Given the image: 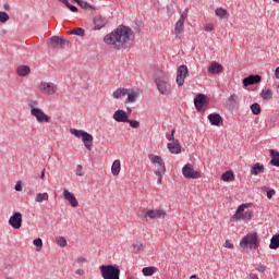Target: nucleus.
Listing matches in <instances>:
<instances>
[{
  "label": "nucleus",
  "instance_id": "1",
  "mask_svg": "<svg viewBox=\"0 0 279 279\" xmlns=\"http://www.w3.org/2000/svg\"><path fill=\"white\" fill-rule=\"evenodd\" d=\"M134 38V31H132V28L125 25H120L104 37V43L110 47V49L121 51V49L132 47Z\"/></svg>",
  "mask_w": 279,
  "mask_h": 279
},
{
  "label": "nucleus",
  "instance_id": "2",
  "mask_svg": "<svg viewBox=\"0 0 279 279\" xmlns=\"http://www.w3.org/2000/svg\"><path fill=\"white\" fill-rule=\"evenodd\" d=\"M155 84L161 95L171 93V83H169V76L165 72L157 71L155 73Z\"/></svg>",
  "mask_w": 279,
  "mask_h": 279
},
{
  "label": "nucleus",
  "instance_id": "3",
  "mask_svg": "<svg viewBox=\"0 0 279 279\" xmlns=\"http://www.w3.org/2000/svg\"><path fill=\"white\" fill-rule=\"evenodd\" d=\"M27 105L31 109V114L36 119L37 123H49L51 121V117L38 108V100H28Z\"/></svg>",
  "mask_w": 279,
  "mask_h": 279
},
{
  "label": "nucleus",
  "instance_id": "4",
  "mask_svg": "<svg viewBox=\"0 0 279 279\" xmlns=\"http://www.w3.org/2000/svg\"><path fill=\"white\" fill-rule=\"evenodd\" d=\"M99 270L104 279H120L121 268L117 265H101Z\"/></svg>",
  "mask_w": 279,
  "mask_h": 279
},
{
  "label": "nucleus",
  "instance_id": "5",
  "mask_svg": "<svg viewBox=\"0 0 279 279\" xmlns=\"http://www.w3.org/2000/svg\"><path fill=\"white\" fill-rule=\"evenodd\" d=\"M240 247H242V250H247V247L250 250H258V233L251 232L242 238L240 241Z\"/></svg>",
  "mask_w": 279,
  "mask_h": 279
},
{
  "label": "nucleus",
  "instance_id": "6",
  "mask_svg": "<svg viewBox=\"0 0 279 279\" xmlns=\"http://www.w3.org/2000/svg\"><path fill=\"white\" fill-rule=\"evenodd\" d=\"M250 204H242L238 207L235 215L231 217V221H250L252 217H254V214L252 210L245 211V208H247Z\"/></svg>",
  "mask_w": 279,
  "mask_h": 279
},
{
  "label": "nucleus",
  "instance_id": "7",
  "mask_svg": "<svg viewBox=\"0 0 279 279\" xmlns=\"http://www.w3.org/2000/svg\"><path fill=\"white\" fill-rule=\"evenodd\" d=\"M70 132L76 136V138H82L87 151L93 149V136L88 132L77 129H71Z\"/></svg>",
  "mask_w": 279,
  "mask_h": 279
},
{
  "label": "nucleus",
  "instance_id": "8",
  "mask_svg": "<svg viewBox=\"0 0 279 279\" xmlns=\"http://www.w3.org/2000/svg\"><path fill=\"white\" fill-rule=\"evenodd\" d=\"M39 93L46 97H51L58 93V85L53 82H40L37 86Z\"/></svg>",
  "mask_w": 279,
  "mask_h": 279
},
{
  "label": "nucleus",
  "instance_id": "9",
  "mask_svg": "<svg viewBox=\"0 0 279 279\" xmlns=\"http://www.w3.org/2000/svg\"><path fill=\"white\" fill-rule=\"evenodd\" d=\"M148 159L150 160V162H153V165L159 166V168L157 169V171L155 173L158 178H162V175H165V173H167V167L165 166V160H162V157H160L158 155L150 154V155H148Z\"/></svg>",
  "mask_w": 279,
  "mask_h": 279
},
{
  "label": "nucleus",
  "instance_id": "10",
  "mask_svg": "<svg viewBox=\"0 0 279 279\" xmlns=\"http://www.w3.org/2000/svg\"><path fill=\"white\" fill-rule=\"evenodd\" d=\"M182 174H183L184 178H186L187 180H199V178H202V174H199V172H197V171L193 168V165H191V163H186V165L182 168Z\"/></svg>",
  "mask_w": 279,
  "mask_h": 279
},
{
  "label": "nucleus",
  "instance_id": "11",
  "mask_svg": "<svg viewBox=\"0 0 279 279\" xmlns=\"http://www.w3.org/2000/svg\"><path fill=\"white\" fill-rule=\"evenodd\" d=\"M189 13V9L181 14L179 21L175 23L174 26V34L177 38H182V34H184V22L186 21V14Z\"/></svg>",
  "mask_w": 279,
  "mask_h": 279
},
{
  "label": "nucleus",
  "instance_id": "12",
  "mask_svg": "<svg viewBox=\"0 0 279 279\" xmlns=\"http://www.w3.org/2000/svg\"><path fill=\"white\" fill-rule=\"evenodd\" d=\"M210 99L206 95L198 94L194 98L195 109L201 112L205 107L209 106Z\"/></svg>",
  "mask_w": 279,
  "mask_h": 279
},
{
  "label": "nucleus",
  "instance_id": "13",
  "mask_svg": "<svg viewBox=\"0 0 279 279\" xmlns=\"http://www.w3.org/2000/svg\"><path fill=\"white\" fill-rule=\"evenodd\" d=\"M9 226L14 228V230H21V227L23 226V214L20 211H14L9 219Z\"/></svg>",
  "mask_w": 279,
  "mask_h": 279
},
{
  "label": "nucleus",
  "instance_id": "14",
  "mask_svg": "<svg viewBox=\"0 0 279 279\" xmlns=\"http://www.w3.org/2000/svg\"><path fill=\"white\" fill-rule=\"evenodd\" d=\"M167 217V211L162 208H157V209H148L146 214L144 215V219H160Z\"/></svg>",
  "mask_w": 279,
  "mask_h": 279
},
{
  "label": "nucleus",
  "instance_id": "15",
  "mask_svg": "<svg viewBox=\"0 0 279 279\" xmlns=\"http://www.w3.org/2000/svg\"><path fill=\"white\" fill-rule=\"evenodd\" d=\"M189 76V68L186 65H180L177 71V84L178 86H184V80Z\"/></svg>",
  "mask_w": 279,
  "mask_h": 279
},
{
  "label": "nucleus",
  "instance_id": "16",
  "mask_svg": "<svg viewBox=\"0 0 279 279\" xmlns=\"http://www.w3.org/2000/svg\"><path fill=\"white\" fill-rule=\"evenodd\" d=\"M69 45V40L62 36H52L48 41V47L56 49V47H64Z\"/></svg>",
  "mask_w": 279,
  "mask_h": 279
},
{
  "label": "nucleus",
  "instance_id": "17",
  "mask_svg": "<svg viewBox=\"0 0 279 279\" xmlns=\"http://www.w3.org/2000/svg\"><path fill=\"white\" fill-rule=\"evenodd\" d=\"M263 81V76L258 74H250L248 76L244 77L242 81L243 86H254V84H260Z\"/></svg>",
  "mask_w": 279,
  "mask_h": 279
},
{
  "label": "nucleus",
  "instance_id": "18",
  "mask_svg": "<svg viewBox=\"0 0 279 279\" xmlns=\"http://www.w3.org/2000/svg\"><path fill=\"white\" fill-rule=\"evenodd\" d=\"M112 119L117 121V123H128L130 121V118L128 117V112L123 109H118L114 111Z\"/></svg>",
  "mask_w": 279,
  "mask_h": 279
},
{
  "label": "nucleus",
  "instance_id": "19",
  "mask_svg": "<svg viewBox=\"0 0 279 279\" xmlns=\"http://www.w3.org/2000/svg\"><path fill=\"white\" fill-rule=\"evenodd\" d=\"M207 71L210 75H219V73H223V65L217 61H213L209 63Z\"/></svg>",
  "mask_w": 279,
  "mask_h": 279
},
{
  "label": "nucleus",
  "instance_id": "20",
  "mask_svg": "<svg viewBox=\"0 0 279 279\" xmlns=\"http://www.w3.org/2000/svg\"><path fill=\"white\" fill-rule=\"evenodd\" d=\"M63 197L69 202V204L72 206V208H77L80 206V203L77 202V198L73 193L69 192V190L63 191Z\"/></svg>",
  "mask_w": 279,
  "mask_h": 279
},
{
  "label": "nucleus",
  "instance_id": "21",
  "mask_svg": "<svg viewBox=\"0 0 279 279\" xmlns=\"http://www.w3.org/2000/svg\"><path fill=\"white\" fill-rule=\"evenodd\" d=\"M207 119L209 123L216 125L217 128H219V125H223V118H221L219 113H210L208 114Z\"/></svg>",
  "mask_w": 279,
  "mask_h": 279
},
{
  "label": "nucleus",
  "instance_id": "22",
  "mask_svg": "<svg viewBox=\"0 0 279 279\" xmlns=\"http://www.w3.org/2000/svg\"><path fill=\"white\" fill-rule=\"evenodd\" d=\"M167 147L171 154H181L182 151V145H180V141L178 140L168 143Z\"/></svg>",
  "mask_w": 279,
  "mask_h": 279
},
{
  "label": "nucleus",
  "instance_id": "23",
  "mask_svg": "<svg viewBox=\"0 0 279 279\" xmlns=\"http://www.w3.org/2000/svg\"><path fill=\"white\" fill-rule=\"evenodd\" d=\"M94 29H104L105 25H108V19L98 15L96 17H94Z\"/></svg>",
  "mask_w": 279,
  "mask_h": 279
},
{
  "label": "nucleus",
  "instance_id": "24",
  "mask_svg": "<svg viewBox=\"0 0 279 279\" xmlns=\"http://www.w3.org/2000/svg\"><path fill=\"white\" fill-rule=\"evenodd\" d=\"M128 97L125 99V104H134L136 99H138V92L135 89H128Z\"/></svg>",
  "mask_w": 279,
  "mask_h": 279
},
{
  "label": "nucleus",
  "instance_id": "25",
  "mask_svg": "<svg viewBox=\"0 0 279 279\" xmlns=\"http://www.w3.org/2000/svg\"><path fill=\"white\" fill-rule=\"evenodd\" d=\"M215 14L216 16H218V19H221L222 21L230 19V12H228V10L223 8H217L215 10Z\"/></svg>",
  "mask_w": 279,
  "mask_h": 279
},
{
  "label": "nucleus",
  "instance_id": "26",
  "mask_svg": "<svg viewBox=\"0 0 279 279\" xmlns=\"http://www.w3.org/2000/svg\"><path fill=\"white\" fill-rule=\"evenodd\" d=\"M128 96V88H118L113 92V99H123V97Z\"/></svg>",
  "mask_w": 279,
  "mask_h": 279
},
{
  "label": "nucleus",
  "instance_id": "27",
  "mask_svg": "<svg viewBox=\"0 0 279 279\" xmlns=\"http://www.w3.org/2000/svg\"><path fill=\"white\" fill-rule=\"evenodd\" d=\"M252 175H260V173H265V166L260 163H255L251 169Z\"/></svg>",
  "mask_w": 279,
  "mask_h": 279
},
{
  "label": "nucleus",
  "instance_id": "28",
  "mask_svg": "<svg viewBox=\"0 0 279 279\" xmlns=\"http://www.w3.org/2000/svg\"><path fill=\"white\" fill-rule=\"evenodd\" d=\"M31 70L29 66L27 65H20L16 70V74L19 77H26V75H29Z\"/></svg>",
  "mask_w": 279,
  "mask_h": 279
},
{
  "label": "nucleus",
  "instance_id": "29",
  "mask_svg": "<svg viewBox=\"0 0 279 279\" xmlns=\"http://www.w3.org/2000/svg\"><path fill=\"white\" fill-rule=\"evenodd\" d=\"M112 175H119L121 173V160L116 159L111 166Z\"/></svg>",
  "mask_w": 279,
  "mask_h": 279
},
{
  "label": "nucleus",
  "instance_id": "30",
  "mask_svg": "<svg viewBox=\"0 0 279 279\" xmlns=\"http://www.w3.org/2000/svg\"><path fill=\"white\" fill-rule=\"evenodd\" d=\"M270 165H272V167H279V153L277 150L270 149Z\"/></svg>",
  "mask_w": 279,
  "mask_h": 279
},
{
  "label": "nucleus",
  "instance_id": "31",
  "mask_svg": "<svg viewBox=\"0 0 279 279\" xmlns=\"http://www.w3.org/2000/svg\"><path fill=\"white\" fill-rule=\"evenodd\" d=\"M221 180L223 182H234V172L232 170H228L221 174Z\"/></svg>",
  "mask_w": 279,
  "mask_h": 279
},
{
  "label": "nucleus",
  "instance_id": "32",
  "mask_svg": "<svg viewBox=\"0 0 279 279\" xmlns=\"http://www.w3.org/2000/svg\"><path fill=\"white\" fill-rule=\"evenodd\" d=\"M35 202L37 204H43V202H49V194L47 192L45 193H37L35 197Z\"/></svg>",
  "mask_w": 279,
  "mask_h": 279
},
{
  "label": "nucleus",
  "instance_id": "33",
  "mask_svg": "<svg viewBox=\"0 0 279 279\" xmlns=\"http://www.w3.org/2000/svg\"><path fill=\"white\" fill-rule=\"evenodd\" d=\"M238 105H239V95L236 94L231 95L227 100V106L234 108V106H238Z\"/></svg>",
  "mask_w": 279,
  "mask_h": 279
},
{
  "label": "nucleus",
  "instance_id": "34",
  "mask_svg": "<svg viewBox=\"0 0 279 279\" xmlns=\"http://www.w3.org/2000/svg\"><path fill=\"white\" fill-rule=\"evenodd\" d=\"M278 247H279V234H275L270 239L269 248L270 250H278Z\"/></svg>",
  "mask_w": 279,
  "mask_h": 279
},
{
  "label": "nucleus",
  "instance_id": "35",
  "mask_svg": "<svg viewBox=\"0 0 279 279\" xmlns=\"http://www.w3.org/2000/svg\"><path fill=\"white\" fill-rule=\"evenodd\" d=\"M157 271H158V268L154 266H149V267H144L142 270V274L144 276H154Z\"/></svg>",
  "mask_w": 279,
  "mask_h": 279
},
{
  "label": "nucleus",
  "instance_id": "36",
  "mask_svg": "<svg viewBox=\"0 0 279 279\" xmlns=\"http://www.w3.org/2000/svg\"><path fill=\"white\" fill-rule=\"evenodd\" d=\"M260 97L264 98L266 101L274 99V93L271 89H263L260 93Z\"/></svg>",
  "mask_w": 279,
  "mask_h": 279
},
{
  "label": "nucleus",
  "instance_id": "37",
  "mask_svg": "<svg viewBox=\"0 0 279 279\" xmlns=\"http://www.w3.org/2000/svg\"><path fill=\"white\" fill-rule=\"evenodd\" d=\"M82 10H95V7L93 4L88 3L87 1L81 0L80 2H76Z\"/></svg>",
  "mask_w": 279,
  "mask_h": 279
},
{
  "label": "nucleus",
  "instance_id": "38",
  "mask_svg": "<svg viewBox=\"0 0 279 279\" xmlns=\"http://www.w3.org/2000/svg\"><path fill=\"white\" fill-rule=\"evenodd\" d=\"M33 245L36 247V252H43V239L37 238L33 241Z\"/></svg>",
  "mask_w": 279,
  "mask_h": 279
},
{
  "label": "nucleus",
  "instance_id": "39",
  "mask_svg": "<svg viewBox=\"0 0 279 279\" xmlns=\"http://www.w3.org/2000/svg\"><path fill=\"white\" fill-rule=\"evenodd\" d=\"M56 243L59 245V247H66V238L64 236H57Z\"/></svg>",
  "mask_w": 279,
  "mask_h": 279
},
{
  "label": "nucleus",
  "instance_id": "40",
  "mask_svg": "<svg viewBox=\"0 0 279 279\" xmlns=\"http://www.w3.org/2000/svg\"><path fill=\"white\" fill-rule=\"evenodd\" d=\"M251 110L253 114H260V105L258 102H254L253 105H251Z\"/></svg>",
  "mask_w": 279,
  "mask_h": 279
},
{
  "label": "nucleus",
  "instance_id": "41",
  "mask_svg": "<svg viewBox=\"0 0 279 279\" xmlns=\"http://www.w3.org/2000/svg\"><path fill=\"white\" fill-rule=\"evenodd\" d=\"M70 34H72L74 36H84L85 32H84V28L76 27V28L70 31Z\"/></svg>",
  "mask_w": 279,
  "mask_h": 279
},
{
  "label": "nucleus",
  "instance_id": "42",
  "mask_svg": "<svg viewBox=\"0 0 279 279\" xmlns=\"http://www.w3.org/2000/svg\"><path fill=\"white\" fill-rule=\"evenodd\" d=\"M10 21V15L8 13L0 11V23H8Z\"/></svg>",
  "mask_w": 279,
  "mask_h": 279
},
{
  "label": "nucleus",
  "instance_id": "43",
  "mask_svg": "<svg viewBox=\"0 0 279 279\" xmlns=\"http://www.w3.org/2000/svg\"><path fill=\"white\" fill-rule=\"evenodd\" d=\"M126 123L130 124V128H133L134 130H138V128H141V122L136 121V120H130L126 121Z\"/></svg>",
  "mask_w": 279,
  "mask_h": 279
},
{
  "label": "nucleus",
  "instance_id": "44",
  "mask_svg": "<svg viewBox=\"0 0 279 279\" xmlns=\"http://www.w3.org/2000/svg\"><path fill=\"white\" fill-rule=\"evenodd\" d=\"M262 190L267 193L268 199H271V197H274V195H276V190H269V187H267V186L262 187Z\"/></svg>",
  "mask_w": 279,
  "mask_h": 279
},
{
  "label": "nucleus",
  "instance_id": "45",
  "mask_svg": "<svg viewBox=\"0 0 279 279\" xmlns=\"http://www.w3.org/2000/svg\"><path fill=\"white\" fill-rule=\"evenodd\" d=\"M133 250L134 252H141V250H143V243L136 242L135 244H133Z\"/></svg>",
  "mask_w": 279,
  "mask_h": 279
},
{
  "label": "nucleus",
  "instance_id": "46",
  "mask_svg": "<svg viewBox=\"0 0 279 279\" xmlns=\"http://www.w3.org/2000/svg\"><path fill=\"white\" fill-rule=\"evenodd\" d=\"M223 247H227L228 250H233L234 248V244H232L230 242V240H226Z\"/></svg>",
  "mask_w": 279,
  "mask_h": 279
},
{
  "label": "nucleus",
  "instance_id": "47",
  "mask_svg": "<svg viewBox=\"0 0 279 279\" xmlns=\"http://www.w3.org/2000/svg\"><path fill=\"white\" fill-rule=\"evenodd\" d=\"M82 169H83L82 165L76 166V175L78 177L84 175V172H82Z\"/></svg>",
  "mask_w": 279,
  "mask_h": 279
},
{
  "label": "nucleus",
  "instance_id": "48",
  "mask_svg": "<svg viewBox=\"0 0 279 279\" xmlns=\"http://www.w3.org/2000/svg\"><path fill=\"white\" fill-rule=\"evenodd\" d=\"M267 267L259 265L258 267H256V270L259 271V274H265Z\"/></svg>",
  "mask_w": 279,
  "mask_h": 279
},
{
  "label": "nucleus",
  "instance_id": "49",
  "mask_svg": "<svg viewBox=\"0 0 279 279\" xmlns=\"http://www.w3.org/2000/svg\"><path fill=\"white\" fill-rule=\"evenodd\" d=\"M213 29H215V25L214 24H207L205 26V32H213Z\"/></svg>",
  "mask_w": 279,
  "mask_h": 279
},
{
  "label": "nucleus",
  "instance_id": "50",
  "mask_svg": "<svg viewBox=\"0 0 279 279\" xmlns=\"http://www.w3.org/2000/svg\"><path fill=\"white\" fill-rule=\"evenodd\" d=\"M66 8H68L69 10H71V12H77V7H75V5L71 4V3H69V4L66 5Z\"/></svg>",
  "mask_w": 279,
  "mask_h": 279
},
{
  "label": "nucleus",
  "instance_id": "51",
  "mask_svg": "<svg viewBox=\"0 0 279 279\" xmlns=\"http://www.w3.org/2000/svg\"><path fill=\"white\" fill-rule=\"evenodd\" d=\"M15 191H23V183L21 181H19L16 184H15Z\"/></svg>",
  "mask_w": 279,
  "mask_h": 279
},
{
  "label": "nucleus",
  "instance_id": "52",
  "mask_svg": "<svg viewBox=\"0 0 279 279\" xmlns=\"http://www.w3.org/2000/svg\"><path fill=\"white\" fill-rule=\"evenodd\" d=\"M76 263H78V265L86 263V257H77Z\"/></svg>",
  "mask_w": 279,
  "mask_h": 279
},
{
  "label": "nucleus",
  "instance_id": "53",
  "mask_svg": "<svg viewBox=\"0 0 279 279\" xmlns=\"http://www.w3.org/2000/svg\"><path fill=\"white\" fill-rule=\"evenodd\" d=\"M76 276H84L85 271L82 268L75 270Z\"/></svg>",
  "mask_w": 279,
  "mask_h": 279
},
{
  "label": "nucleus",
  "instance_id": "54",
  "mask_svg": "<svg viewBox=\"0 0 279 279\" xmlns=\"http://www.w3.org/2000/svg\"><path fill=\"white\" fill-rule=\"evenodd\" d=\"M167 141H171L173 143V141H175V136L173 134H167L166 135Z\"/></svg>",
  "mask_w": 279,
  "mask_h": 279
},
{
  "label": "nucleus",
  "instance_id": "55",
  "mask_svg": "<svg viewBox=\"0 0 279 279\" xmlns=\"http://www.w3.org/2000/svg\"><path fill=\"white\" fill-rule=\"evenodd\" d=\"M275 77L279 80V66H277L275 70Z\"/></svg>",
  "mask_w": 279,
  "mask_h": 279
},
{
  "label": "nucleus",
  "instance_id": "56",
  "mask_svg": "<svg viewBox=\"0 0 279 279\" xmlns=\"http://www.w3.org/2000/svg\"><path fill=\"white\" fill-rule=\"evenodd\" d=\"M248 278L250 279H258V276L256 274H250Z\"/></svg>",
  "mask_w": 279,
  "mask_h": 279
},
{
  "label": "nucleus",
  "instance_id": "57",
  "mask_svg": "<svg viewBox=\"0 0 279 279\" xmlns=\"http://www.w3.org/2000/svg\"><path fill=\"white\" fill-rule=\"evenodd\" d=\"M59 2H60V3H63L65 7H68L69 3H70L69 0H59Z\"/></svg>",
  "mask_w": 279,
  "mask_h": 279
},
{
  "label": "nucleus",
  "instance_id": "58",
  "mask_svg": "<svg viewBox=\"0 0 279 279\" xmlns=\"http://www.w3.org/2000/svg\"><path fill=\"white\" fill-rule=\"evenodd\" d=\"M40 180H45V168L43 169V171L40 173Z\"/></svg>",
  "mask_w": 279,
  "mask_h": 279
},
{
  "label": "nucleus",
  "instance_id": "59",
  "mask_svg": "<svg viewBox=\"0 0 279 279\" xmlns=\"http://www.w3.org/2000/svg\"><path fill=\"white\" fill-rule=\"evenodd\" d=\"M3 8H4V10H7V12L10 11V4L4 3V4H3Z\"/></svg>",
  "mask_w": 279,
  "mask_h": 279
},
{
  "label": "nucleus",
  "instance_id": "60",
  "mask_svg": "<svg viewBox=\"0 0 279 279\" xmlns=\"http://www.w3.org/2000/svg\"><path fill=\"white\" fill-rule=\"evenodd\" d=\"M157 184H162V177H159V178H158Z\"/></svg>",
  "mask_w": 279,
  "mask_h": 279
},
{
  "label": "nucleus",
  "instance_id": "61",
  "mask_svg": "<svg viewBox=\"0 0 279 279\" xmlns=\"http://www.w3.org/2000/svg\"><path fill=\"white\" fill-rule=\"evenodd\" d=\"M190 279H197V275H192Z\"/></svg>",
  "mask_w": 279,
  "mask_h": 279
},
{
  "label": "nucleus",
  "instance_id": "62",
  "mask_svg": "<svg viewBox=\"0 0 279 279\" xmlns=\"http://www.w3.org/2000/svg\"><path fill=\"white\" fill-rule=\"evenodd\" d=\"M172 136L175 134V129L171 131Z\"/></svg>",
  "mask_w": 279,
  "mask_h": 279
},
{
  "label": "nucleus",
  "instance_id": "63",
  "mask_svg": "<svg viewBox=\"0 0 279 279\" xmlns=\"http://www.w3.org/2000/svg\"><path fill=\"white\" fill-rule=\"evenodd\" d=\"M128 112H132V108H128Z\"/></svg>",
  "mask_w": 279,
  "mask_h": 279
},
{
  "label": "nucleus",
  "instance_id": "64",
  "mask_svg": "<svg viewBox=\"0 0 279 279\" xmlns=\"http://www.w3.org/2000/svg\"><path fill=\"white\" fill-rule=\"evenodd\" d=\"M272 1H275V3H279V0H272Z\"/></svg>",
  "mask_w": 279,
  "mask_h": 279
}]
</instances>
